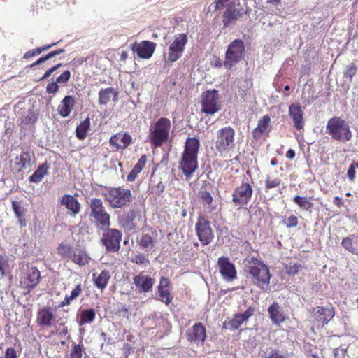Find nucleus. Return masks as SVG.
Segmentation results:
<instances>
[{
    "label": "nucleus",
    "mask_w": 358,
    "mask_h": 358,
    "mask_svg": "<svg viewBox=\"0 0 358 358\" xmlns=\"http://www.w3.org/2000/svg\"><path fill=\"white\" fill-rule=\"evenodd\" d=\"M200 147L199 141L189 138L185 143L184 152L180 162V168L185 176L189 178L198 167L197 155Z\"/></svg>",
    "instance_id": "obj_1"
},
{
    "label": "nucleus",
    "mask_w": 358,
    "mask_h": 358,
    "mask_svg": "<svg viewBox=\"0 0 358 358\" xmlns=\"http://www.w3.org/2000/svg\"><path fill=\"white\" fill-rule=\"evenodd\" d=\"M226 8L222 15V23L224 28H228L236 24L237 20L243 14V9L238 0H215L213 3L209 6V10L213 9V11L221 8Z\"/></svg>",
    "instance_id": "obj_2"
},
{
    "label": "nucleus",
    "mask_w": 358,
    "mask_h": 358,
    "mask_svg": "<svg viewBox=\"0 0 358 358\" xmlns=\"http://www.w3.org/2000/svg\"><path fill=\"white\" fill-rule=\"evenodd\" d=\"M245 267L259 287L264 289L268 286L271 275L268 267L262 261L252 257L247 260Z\"/></svg>",
    "instance_id": "obj_3"
},
{
    "label": "nucleus",
    "mask_w": 358,
    "mask_h": 358,
    "mask_svg": "<svg viewBox=\"0 0 358 358\" xmlns=\"http://www.w3.org/2000/svg\"><path fill=\"white\" fill-rule=\"evenodd\" d=\"M326 132L334 140L341 142L348 141L352 136L348 123L340 117H334L328 121Z\"/></svg>",
    "instance_id": "obj_4"
},
{
    "label": "nucleus",
    "mask_w": 358,
    "mask_h": 358,
    "mask_svg": "<svg viewBox=\"0 0 358 358\" xmlns=\"http://www.w3.org/2000/svg\"><path fill=\"white\" fill-rule=\"evenodd\" d=\"M171 121L166 117H161L150 128L149 138L151 144L160 147L169 136Z\"/></svg>",
    "instance_id": "obj_5"
},
{
    "label": "nucleus",
    "mask_w": 358,
    "mask_h": 358,
    "mask_svg": "<svg viewBox=\"0 0 358 358\" xmlns=\"http://www.w3.org/2000/svg\"><path fill=\"white\" fill-rule=\"evenodd\" d=\"M106 201L113 208H120L126 206L131 199L130 189L121 187H112L104 194Z\"/></svg>",
    "instance_id": "obj_6"
},
{
    "label": "nucleus",
    "mask_w": 358,
    "mask_h": 358,
    "mask_svg": "<svg viewBox=\"0 0 358 358\" xmlns=\"http://www.w3.org/2000/svg\"><path fill=\"white\" fill-rule=\"evenodd\" d=\"M235 134V130L229 126L217 130L215 142L217 150L220 153H224L234 150Z\"/></svg>",
    "instance_id": "obj_7"
},
{
    "label": "nucleus",
    "mask_w": 358,
    "mask_h": 358,
    "mask_svg": "<svg viewBox=\"0 0 358 358\" xmlns=\"http://www.w3.org/2000/svg\"><path fill=\"white\" fill-rule=\"evenodd\" d=\"M187 43V36L185 34L176 35L169 42L166 52L164 55L165 63L174 62L182 55L185 46Z\"/></svg>",
    "instance_id": "obj_8"
},
{
    "label": "nucleus",
    "mask_w": 358,
    "mask_h": 358,
    "mask_svg": "<svg viewBox=\"0 0 358 358\" xmlns=\"http://www.w3.org/2000/svg\"><path fill=\"white\" fill-rule=\"evenodd\" d=\"M90 217L97 225L103 229L110 226V215L105 210L103 202L100 199L93 198L90 202Z\"/></svg>",
    "instance_id": "obj_9"
},
{
    "label": "nucleus",
    "mask_w": 358,
    "mask_h": 358,
    "mask_svg": "<svg viewBox=\"0 0 358 358\" xmlns=\"http://www.w3.org/2000/svg\"><path fill=\"white\" fill-rule=\"evenodd\" d=\"M245 55L244 43L241 39L233 41L228 46L224 66L226 69H230L237 64Z\"/></svg>",
    "instance_id": "obj_10"
},
{
    "label": "nucleus",
    "mask_w": 358,
    "mask_h": 358,
    "mask_svg": "<svg viewBox=\"0 0 358 358\" xmlns=\"http://www.w3.org/2000/svg\"><path fill=\"white\" fill-rule=\"evenodd\" d=\"M201 99L202 111L206 114H214L220 110L219 94L215 90H208L203 93Z\"/></svg>",
    "instance_id": "obj_11"
},
{
    "label": "nucleus",
    "mask_w": 358,
    "mask_h": 358,
    "mask_svg": "<svg viewBox=\"0 0 358 358\" xmlns=\"http://www.w3.org/2000/svg\"><path fill=\"white\" fill-rule=\"evenodd\" d=\"M105 232L103 234L101 242L106 246V250L116 252L120 248L122 238L121 232L115 229L105 227Z\"/></svg>",
    "instance_id": "obj_12"
},
{
    "label": "nucleus",
    "mask_w": 358,
    "mask_h": 358,
    "mask_svg": "<svg viewBox=\"0 0 358 358\" xmlns=\"http://www.w3.org/2000/svg\"><path fill=\"white\" fill-rule=\"evenodd\" d=\"M253 190L247 182L237 187L232 194V201L236 206L247 205L252 198Z\"/></svg>",
    "instance_id": "obj_13"
},
{
    "label": "nucleus",
    "mask_w": 358,
    "mask_h": 358,
    "mask_svg": "<svg viewBox=\"0 0 358 358\" xmlns=\"http://www.w3.org/2000/svg\"><path fill=\"white\" fill-rule=\"evenodd\" d=\"M196 230L199 241L203 245L209 244L214 238L210 222L204 217H199L196 224Z\"/></svg>",
    "instance_id": "obj_14"
},
{
    "label": "nucleus",
    "mask_w": 358,
    "mask_h": 358,
    "mask_svg": "<svg viewBox=\"0 0 358 358\" xmlns=\"http://www.w3.org/2000/svg\"><path fill=\"white\" fill-rule=\"evenodd\" d=\"M217 265L220 273L226 281H232L237 277L235 266L228 257H222L218 259Z\"/></svg>",
    "instance_id": "obj_15"
},
{
    "label": "nucleus",
    "mask_w": 358,
    "mask_h": 358,
    "mask_svg": "<svg viewBox=\"0 0 358 358\" xmlns=\"http://www.w3.org/2000/svg\"><path fill=\"white\" fill-rule=\"evenodd\" d=\"M156 46L157 44L153 42L143 41L140 43H134L131 45V49L140 58L149 59L154 53Z\"/></svg>",
    "instance_id": "obj_16"
},
{
    "label": "nucleus",
    "mask_w": 358,
    "mask_h": 358,
    "mask_svg": "<svg viewBox=\"0 0 358 358\" xmlns=\"http://www.w3.org/2000/svg\"><path fill=\"white\" fill-rule=\"evenodd\" d=\"M334 310L331 306H318L313 310L314 317L318 322H321L322 327L327 324L334 317Z\"/></svg>",
    "instance_id": "obj_17"
},
{
    "label": "nucleus",
    "mask_w": 358,
    "mask_h": 358,
    "mask_svg": "<svg viewBox=\"0 0 358 358\" xmlns=\"http://www.w3.org/2000/svg\"><path fill=\"white\" fill-rule=\"evenodd\" d=\"M134 284L140 292H148L152 290L155 280L143 273L136 275L134 277Z\"/></svg>",
    "instance_id": "obj_18"
},
{
    "label": "nucleus",
    "mask_w": 358,
    "mask_h": 358,
    "mask_svg": "<svg viewBox=\"0 0 358 358\" xmlns=\"http://www.w3.org/2000/svg\"><path fill=\"white\" fill-rule=\"evenodd\" d=\"M206 338V328L201 323L195 324L187 331L188 341L196 343H203Z\"/></svg>",
    "instance_id": "obj_19"
},
{
    "label": "nucleus",
    "mask_w": 358,
    "mask_h": 358,
    "mask_svg": "<svg viewBox=\"0 0 358 358\" xmlns=\"http://www.w3.org/2000/svg\"><path fill=\"white\" fill-rule=\"evenodd\" d=\"M60 204L66 207L68 214L72 217L76 216L80 210L78 201L70 194H64L60 200Z\"/></svg>",
    "instance_id": "obj_20"
},
{
    "label": "nucleus",
    "mask_w": 358,
    "mask_h": 358,
    "mask_svg": "<svg viewBox=\"0 0 358 358\" xmlns=\"http://www.w3.org/2000/svg\"><path fill=\"white\" fill-rule=\"evenodd\" d=\"M289 115L292 118L294 127L296 129H301L304 122L303 117V110L299 103H292L289 107Z\"/></svg>",
    "instance_id": "obj_21"
},
{
    "label": "nucleus",
    "mask_w": 358,
    "mask_h": 358,
    "mask_svg": "<svg viewBox=\"0 0 358 358\" xmlns=\"http://www.w3.org/2000/svg\"><path fill=\"white\" fill-rule=\"evenodd\" d=\"M255 309L249 307L243 313L236 314L232 320L228 322V325L232 329H236L244 322H246L253 314Z\"/></svg>",
    "instance_id": "obj_22"
},
{
    "label": "nucleus",
    "mask_w": 358,
    "mask_h": 358,
    "mask_svg": "<svg viewBox=\"0 0 358 358\" xmlns=\"http://www.w3.org/2000/svg\"><path fill=\"white\" fill-rule=\"evenodd\" d=\"M54 321L55 317L50 308H43L38 312L37 322L40 326L50 327Z\"/></svg>",
    "instance_id": "obj_23"
},
{
    "label": "nucleus",
    "mask_w": 358,
    "mask_h": 358,
    "mask_svg": "<svg viewBox=\"0 0 358 358\" xmlns=\"http://www.w3.org/2000/svg\"><path fill=\"white\" fill-rule=\"evenodd\" d=\"M131 141V137L127 133L113 135L109 141L110 143L115 146L117 150L127 148Z\"/></svg>",
    "instance_id": "obj_24"
},
{
    "label": "nucleus",
    "mask_w": 358,
    "mask_h": 358,
    "mask_svg": "<svg viewBox=\"0 0 358 358\" xmlns=\"http://www.w3.org/2000/svg\"><path fill=\"white\" fill-rule=\"evenodd\" d=\"M271 119L268 115H264L258 122L257 127L252 131V136L255 139H259L264 134L268 133L270 131Z\"/></svg>",
    "instance_id": "obj_25"
},
{
    "label": "nucleus",
    "mask_w": 358,
    "mask_h": 358,
    "mask_svg": "<svg viewBox=\"0 0 358 358\" xmlns=\"http://www.w3.org/2000/svg\"><path fill=\"white\" fill-rule=\"evenodd\" d=\"M118 92L112 87L101 89L99 92V103L100 105L107 104L111 99L117 100Z\"/></svg>",
    "instance_id": "obj_26"
},
{
    "label": "nucleus",
    "mask_w": 358,
    "mask_h": 358,
    "mask_svg": "<svg viewBox=\"0 0 358 358\" xmlns=\"http://www.w3.org/2000/svg\"><path fill=\"white\" fill-rule=\"evenodd\" d=\"M341 245L351 253L358 255V236L353 234L344 238Z\"/></svg>",
    "instance_id": "obj_27"
},
{
    "label": "nucleus",
    "mask_w": 358,
    "mask_h": 358,
    "mask_svg": "<svg viewBox=\"0 0 358 358\" xmlns=\"http://www.w3.org/2000/svg\"><path fill=\"white\" fill-rule=\"evenodd\" d=\"M110 278V273H109V271H108L106 270L102 271L97 275L96 273L93 274V280L94 282V285L101 290H103V289H105L106 287Z\"/></svg>",
    "instance_id": "obj_28"
},
{
    "label": "nucleus",
    "mask_w": 358,
    "mask_h": 358,
    "mask_svg": "<svg viewBox=\"0 0 358 358\" xmlns=\"http://www.w3.org/2000/svg\"><path fill=\"white\" fill-rule=\"evenodd\" d=\"M200 197L206 213H210L215 210L216 206L213 204V198L210 192L202 190L200 192Z\"/></svg>",
    "instance_id": "obj_29"
},
{
    "label": "nucleus",
    "mask_w": 358,
    "mask_h": 358,
    "mask_svg": "<svg viewBox=\"0 0 358 358\" xmlns=\"http://www.w3.org/2000/svg\"><path fill=\"white\" fill-rule=\"evenodd\" d=\"M73 99L71 96H66L63 99L62 103L59 106V115L64 117H67L73 106Z\"/></svg>",
    "instance_id": "obj_30"
},
{
    "label": "nucleus",
    "mask_w": 358,
    "mask_h": 358,
    "mask_svg": "<svg viewBox=\"0 0 358 358\" xmlns=\"http://www.w3.org/2000/svg\"><path fill=\"white\" fill-rule=\"evenodd\" d=\"M270 318L273 323L279 324L285 320L283 314L280 311V307L277 303H273L268 310Z\"/></svg>",
    "instance_id": "obj_31"
},
{
    "label": "nucleus",
    "mask_w": 358,
    "mask_h": 358,
    "mask_svg": "<svg viewBox=\"0 0 358 358\" xmlns=\"http://www.w3.org/2000/svg\"><path fill=\"white\" fill-rule=\"evenodd\" d=\"M40 272L36 267H31L29 269L27 281L25 283L30 289H33L36 286L40 280Z\"/></svg>",
    "instance_id": "obj_32"
},
{
    "label": "nucleus",
    "mask_w": 358,
    "mask_h": 358,
    "mask_svg": "<svg viewBox=\"0 0 358 358\" xmlns=\"http://www.w3.org/2000/svg\"><path fill=\"white\" fill-rule=\"evenodd\" d=\"M147 158L145 155H142L138 159L137 164L134 166L131 172L127 176V180L133 182L137 176L141 173L143 167L145 166Z\"/></svg>",
    "instance_id": "obj_33"
},
{
    "label": "nucleus",
    "mask_w": 358,
    "mask_h": 358,
    "mask_svg": "<svg viewBox=\"0 0 358 358\" xmlns=\"http://www.w3.org/2000/svg\"><path fill=\"white\" fill-rule=\"evenodd\" d=\"M48 166L46 164L40 165L34 173L29 177L31 182H40L43 177L48 174Z\"/></svg>",
    "instance_id": "obj_34"
},
{
    "label": "nucleus",
    "mask_w": 358,
    "mask_h": 358,
    "mask_svg": "<svg viewBox=\"0 0 358 358\" xmlns=\"http://www.w3.org/2000/svg\"><path fill=\"white\" fill-rule=\"evenodd\" d=\"M96 313L92 308L83 310L79 316L78 322L80 326H83L85 324L91 323L95 319Z\"/></svg>",
    "instance_id": "obj_35"
},
{
    "label": "nucleus",
    "mask_w": 358,
    "mask_h": 358,
    "mask_svg": "<svg viewBox=\"0 0 358 358\" xmlns=\"http://www.w3.org/2000/svg\"><path fill=\"white\" fill-rule=\"evenodd\" d=\"M293 201L298 205V206L304 210L311 211L313 204L311 202V199L306 196H295L293 198Z\"/></svg>",
    "instance_id": "obj_36"
},
{
    "label": "nucleus",
    "mask_w": 358,
    "mask_h": 358,
    "mask_svg": "<svg viewBox=\"0 0 358 358\" xmlns=\"http://www.w3.org/2000/svg\"><path fill=\"white\" fill-rule=\"evenodd\" d=\"M70 259L80 266H84L89 263L90 257L85 252L78 251L73 252Z\"/></svg>",
    "instance_id": "obj_37"
},
{
    "label": "nucleus",
    "mask_w": 358,
    "mask_h": 358,
    "mask_svg": "<svg viewBox=\"0 0 358 358\" xmlns=\"http://www.w3.org/2000/svg\"><path fill=\"white\" fill-rule=\"evenodd\" d=\"M153 233L143 234L138 244L143 250H152L154 248Z\"/></svg>",
    "instance_id": "obj_38"
},
{
    "label": "nucleus",
    "mask_w": 358,
    "mask_h": 358,
    "mask_svg": "<svg viewBox=\"0 0 358 358\" xmlns=\"http://www.w3.org/2000/svg\"><path fill=\"white\" fill-rule=\"evenodd\" d=\"M90 126V118L85 119L76 128V136L83 140L86 137L87 131H88Z\"/></svg>",
    "instance_id": "obj_39"
},
{
    "label": "nucleus",
    "mask_w": 358,
    "mask_h": 358,
    "mask_svg": "<svg viewBox=\"0 0 358 358\" xmlns=\"http://www.w3.org/2000/svg\"><path fill=\"white\" fill-rule=\"evenodd\" d=\"M17 159V164L20 166L19 171L28 169L31 165V156L28 152H22Z\"/></svg>",
    "instance_id": "obj_40"
},
{
    "label": "nucleus",
    "mask_w": 358,
    "mask_h": 358,
    "mask_svg": "<svg viewBox=\"0 0 358 358\" xmlns=\"http://www.w3.org/2000/svg\"><path fill=\"white\" fill-rule=\"evenodd\" d=\"M57 252L62 258L70 259L73 252L69 245L60 244L57 248Z\"/></svg>",
    "instance_id": "obj_41"
},
{
    "label": "nucleus",
    "mask_w": 358,
    "mask_h": 358,
    "mask_svg": "<svg viewBox=\"0 0 358 358\" xmlns=\"http://www.w3.org/2000/svg\"><path fill=\"white\" fill-rule=\"evenodd\" d=\"M160 300L166 305L169 304L172 301V297L167 288H158Z\"/></svg>",
    "instance_id": "obj_42"
},
{
    "label": "nucleus",
    "mask_w": 358,
    "mask_h": 358,
    "mask_svg": "<svg viewBox=\"0 0 358 358\" xmlns=\"http://www.w3.org/2000/svg\"><path fill=\"white\" fill-rule=\"evenodd\" d=\"M12 208L18 219H20V217L24 216V208L21 206L17 201H14L12 202Z\"/></svg>",
    "instance_id": "obj_43"
},
{
    "label": "nucleus",
    "mask_w": 358,
    "mask_h": 358,
    "mask_svg": "<svg viewBox=\"0 0 358 358\" xmlns=\"http://www.w3.org/2000/svg\"><path fill=\"white\" fill-rule=\"evenodd\" d=\"M69 358H82V349L80 345H74L71 350Z\"/></svg>",
    "instance_id": "obj_44"
},
{
    "label": "nucleus",
    "mask_w": 358,
    "mask_h": 358,
    "mask_svg": "<svg viewBox=\"0 0 358 358\" xmlns=\"http://www.w3.org/2000/svg\"><path fill=\"white\" fill-rule=\"evenodd\" d=\"M356 72H357L356 65L354 63H352L347 66L346 70L344 73V76L345 77L350 78V79L351 80L352 78L353 77V76L355 75Z\"/></svg>",
    "instance_id": "obj_45"
},
{
    "label": "nucleus",
    "mask_w": 358,
    "mask_h": 358,
    "mask_svg": "<svg viewBox=\"0 0 358 358\" xmlns=\"http://www.w3.org/2000/svg\"><path fill=\"white\" fill-rule=\"evenodd\" d=\"M283 224L287 227H294L298 224V219L294 215H291L287 219L283 220Z\"/></svg>",
    "instance_id": "obj_46"
},
{
    "label": "nucleus",
    "mask_w": 358,
    "mask_h": 358,
    "mask_svg": "<svg viewBox=\"0 0 358 358\" xmlns=\"http://www.w3.org/2000/svg\"><path fill=\"white\" fill-rule=\"evenodd\" d=\"M301 270L302 265L301 264H294V265H290L287 268V272L290 275L297 274Z\"/></svg>",
    "instance_id": "obj_47"
},
{
    "label": "nucleus",
    "mask_w": 358,
    "mask_h": 358,
    "mask_svg": "<svg viewBox=\"0 0 358 358\" xmlns=\"http://www.w3.org/2000/svg\"><path fill=\"white\" fill-rule=\"evenodd\" d=\"M131 262L137 264H144L145 263H149L148 259L145 258V257L142 254L136 255L132 257Z\"/></svg>",
    "instance_id": "obj_48"
},
{
    "label": "nucleus",
    "mask_w": 358,
    "mask_h": 358,
    "mask_svg": "<svg viewBox=\"0 0 358 358\" xmlns=\"http://www.w3.org/2000/svg\"><path fill=\"white\" fill-rule=\"evenodd\" d=\"M71 77V72L69 71H65L63 72L57 78L56 82L57 83H66Z\"/></svg>",
    "instance_id": "obj_49"
},
{
    "label": "nucleus",
    "mask_w": 358,
    "mask_h": 358,
    "mask_svg": "<svg viewBox=\"0 0 358 358\" xmlns=\"http://www.w3.org/2000/svg\"><path fill=\"white\" fill-rule=\"evenodd\" d=\"M280 184V180L278 178H275L273 180H270L268 178L266 181V187L268 189H271L273 187H277Z\"/></svg>",
    "instance_id": "obj_50"
},
{
    "label": "nucleus",
    "mask_w": 358,
    "mask_h": 358,
    "mask_svg": "<svg viewBox=\"0 0 358 358\" xmlns=\"http://www.w3.org/2000/svg\"><path fill=\"white\" fill-rule=\"evenodd\" d=\"M268 358H289V354H282L279 350H273Z\"/></svg>",
    "instance_id": "obj_51"
},
{
    "label": "nucleus",
    "mask_w": 358,
    "mask_h": 358,
    "mask_svg": "<svg viewBox=\"0 0 358 358\" xmlns=\"http://www.w3.org/2000/svg\"><path fill=\"white\" fill-rule=\"evenodd\" d=\"M59 87L57 85V83L52 82L51 83L48 84L46 87V91L49 94H54L58 91Z\"/></svg>",
    "instance_id": "obj_52"
},
{
    "label": "nucleus",
    "mask_w": 358,
    "mask_h": 358,
    "mask_svg": "<svg viewBox=\"0 0 358 358\" xmlns=\"http://www.w3.org/2000/svg\"><path fill=\"white\" fill-rule=\"evenodd\" d=\"M81 291H82L81 285L79 284L76 286V287L75 289H73L71 291V295L69 296V299L73 300L74 299L78 297L80 295V294L81 293Z\"/></svg>",
    "instance_id": "obj_53"
},
{
    "label": "nucleus",
    "mask_w": 358,
    "mask_h": 358,
    "mask_svg": "<svg viewBox=\"0 0 358 358\" xmlns=\"http://www.w3.org/2000/svg\"><path fill=\"white\" fill-rule=\"evenodd\" d=\"M346 350L343 348H336L334 350V358H345Z\"/></svg>",
    "instance_id": "obj_54"
},
{
    "label": "nucleus",
    "mask_w": 358,
    "mask_h": 358,
    "mask_svg": "<svg viewBox=\"0 0 358 358\" xmlns=\"http://www.w3.org/2000/svg\"><path fill=\"white\" fill-rule=\"evenodd\" d=\"M41 52H42V50H40L39 48H38L36 49L27 52L24 55V58L29 59L36 55H40Z\"/></svg>",
    "instance_id": "obj_55"
},
{
    "label": "nucleus",
    "mask_w": 358,
    "mask_h": 358,
    "mask_svg": "<svg viewBox=\"0 0 358 358\" xmlns=\"http://www.w3.org/2000/svg\"><path fill=\"white\" fill-rule=\"evenodd\" d=\"M62 66V64H58L57 65L50 68L48 69L43 75V76L41 78V80L47 79L53 72L57 71L60 66Z\"/></svg>",
    "instance_id": "obj_56"
},
{
    "label": "nucleus",
    "mask_w": 358,
    "mask_h": 358,
    "mask_svg": "<svg viewBox=\"0 0 358 358\" xmlns=\"http://www.w3.org/2000/svg\"><path fill=\"white\" fill-rule=\"evenodd\" d=\"M169 285V280L166 277H162L158 285V288H167Z\"/></svg>",
    "instance_id": "obj_57"
},
{
    "label": "nucleus",
    "mask_w": 358,
    "mask_h": 358,
    "mask_svg": "<svg viewBox=\"0 0 358 358\" xmlns=\"http://www.w3.org/2000/svg\"><path fill=\"white\" fill-rule=\"evenodd\" d=\"M5 358H17L16 352L13 348H8L6 351Z\"/></svg>",
    "instance_id": "obj_58"
},
{
    "label": "nucleus",
    "mask_w": 358,
    "mask_h": 358,
    "mask_svg": "<svg viewBox=\"0 0 358 358\" xmlns=\"http://www.w3.org/2000/svg\"><path fill=\"white\" fill-rule=\"evenodd\" d=\"M347 176L350 180H353L355 178V169L352 165H350L348 170Z\"/></svg>",
    "instance_id": "obj_59"
},
{
    "label": "nucleus",
    "mask_w": 358,
    "mask_h": 358,
    "mask_svg": "<svg viewBox=\"0 0 358 358\" xmlns=\"http://www.w3.org/2000/svg\"><path fill=\"white\" fill-rule=\"evenodd\" d=\"M286 157H287V158H289V159H294V157H295V152H294V150H292V149H289V150L287 152V153H286Z\"/></svg>",
    "instance_id": "obj_60"
},
{
    "label": "nucleus",
    "mask_w": 358,
    "mask_h": 358,
    "mask_svg": "<svg viewBox=\"0 0 358 358\" xmlns=\"http://www.w3.org/2000/svg\"><path fill=\"white\" fill-rule=\"evenodd\" d=\"M5 264H6L5 261L3 260L1 257H0V272H1V275H4V273H5V268H4Z\"/></svg>",
    "instance_id": "obj_61"
},
{
    "label": "nucleus",
    "mask_w": 358,
    "mask_h": 358,
    "mask_svg": "<svg viewBox=\"0 0 358 358\" xmlns=\"http://www.w3.org/2000/svg\"><path fill=\"white\" fill-rule=\"evenodd\" d=\"M55 56H57V55L56 51L54 50V51H52V52H49L48 54H47L46 58H48V59H50Z\"/></svg>",
    "instance_id": "obj_62"
},
{
    "label": "nucleus",
    "mask_w": 358,
    "mask_h": 358,
    "mask_svg": "<svg viewBox=\"0 0 358 358\" xmlns=\"http://www.w3.org/2000/svg\"><path fill=\"white\" fill-rule=\"evenodd\" d=\"M57 44V43H54L52 44H50V45H45L44 47H42V48H39L40 50H42V52L45 51V50H47L50 48H51L52 47H53L54 45H55Z\"/></svg>",
    "instance_id": "obj_63"
},
{
    "label": "nucleus",
    "mask_w": 358,
    "mask_h": 358,
    "mask_svg": "<svg viewBox=\"0 0 358 358\" xmlns=\"http://www.w3.org/2000/svg\"><path fill=\"white\" fill-rule=\"evenodd\" d=\"M71 301V300L69 299V296H66V298L64 299V300L62 303V306H64L66 305H69Z\"/></svg>",
    "instance_id": "obj_64"
}]
</instances>
